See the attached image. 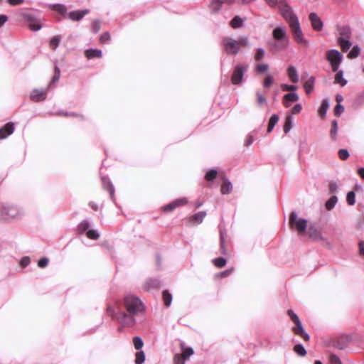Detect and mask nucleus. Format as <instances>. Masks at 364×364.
Segmentation results:
<instances>
[{"label":"nucleus","instance_id":"nucleus-46","mask_svg":"<svg viewBox=\"0 0 364 364\" xmlns=\"http://www.w3.org/2000/svg\"><path fill=\"white\" fill-rule=\"evenodd\" d=\"M90 224L87 221L84 220L81 222L78 226L79 231L83 232L89 228Z\"/></svg>","mask_w":364,"mask_h":364},{"label":"nucleus","instance_id":"nucleus-42","mask_svg":"<svg viewBox=\"0 0 364 364\" xmlns=\"http://www.w3.org/2000/svg\"><path fill=\"white\" fill-rule=\"evenodd\" d=\"M265 55V51L263 48H258L256 51L255 58L256 60H261Z\"/></svg>","mask_w":364,"mask_h":364},{"label":"nucleus","instance_id":"nucleus-31","mask_svg":"<svg viewBox=\"0 0 364 364\" xmlns=\"http://www.w3.org/2000/svg\"><path fill=\"white\" fill-rule=\"evenodd\" d=\"M292 127V117L291 116H287L285 119V123L284 125V131L285 133H287L290 131Z\"/></svg>","mask_w":364,"mask_h":364},{"label":"nucleus","instance_id":"nucleus-18","mask_svg":"<svg viewBox=\"0 0 364 364\" xmlns=\"http://www.w3.org/2000/svg\"><path fill=\"white\" fill-rule=\"evenodd\" d=\"M329 107V102L328 100H323L321 102V105L318 110V112L319 115L321 117H324L326 116V114L327 112V110Z\"/></svg>","mask_w":364,"mask_h":364},{"label":"nucleus","instance_id":"nucleus-33","mask_svg":"<svg viewBox=\"0 0 364 364\" xmlns=\"http://www.w3.org/2000/svg\"><path fill=\"white\" fill-rule=\"evenodd\" d=\"M133 344L136 350H139L143 347L144 342L140 337L135 336L133 338Z\"/></svg>","mask_w":364,"mask_h":364},{"label":"nucleus","instance_id":"nucleus-22","mask_svg":"<svg viewBox=\"0 0 364 364\" xmlns=\"http://www.w3.org/2000/svg\"><path fill=\"white\" fill-rule=\"evenodd\" d=\"M243 19H242L240 16H235L230 21V26L233 28H240L243 24Z\"/></svg>","mask_w":364,"mask_h":364},{"label":"nucleus","instance_id":"nucleus-6","mask_svg":"<svg viewBox=\"0 0 364 364\" xmlns=\"http://www.w3.org/2000/svg\"><path fill=\"white\" fill-rule=\"evenodd\" d=\"M289 225L292 228H295L299 234H301L306 229L307 220L299 218L295 213H291L289 216Z\"/></svg>","mask_w":364,"mask_h":364},{"label":"nucleus","instance_id":"nucleus-14","mask_svg":"<svg viewBox=\"0 0 364 364\" xmlns=\"http://www.w3.org/2000/svg\"><path fill=\"white\" fill-rule=\"evenodd\" d=\"M88 13L89 10L87 9L71 11L68 14V18L72 21H79Z\"/></svg>","mask_w":364,"mask_h":364},{"label":"nucleus","instance_id":"nucleus-41","mask_svg":"<svg viewBox=\"0 0 364 364\" xmlns=\"http://www.w3.org/2000/svg\"><path fill=\"white\" fill-rule=\"evenodd\" d=\"M338 154L341 160H346L349 157V153L347 149H340L338 152Z\"/></svg>","mask_w":364,"mask_h":364},{"label":"nucleus","instance_id":"nucleus-49","mask_svg":"<svg viewBox=\"0 0 364 364\" xmlns=\"http://www.w3.org/2000/svg\"><path fill=\"white\" fill-rule=\"evenodd\" d=\"M282 90L283 91H295L297 90V87L295 85H290L287 84H282L281 85Z\"/></svg>","mask_w":364,"mask_h":364},{"label":"nucleus","instance_id":"nucleus-23","mask_svg":"<svg viewBox=\"0 0 364 364\" xmlns=\"http://www.w3.org/2000/svg\"><path fill=\"white\" fill-rule=\"evenodd\" d=\"M336 74L335 75V83L340 84L341 86H344L346 85L347 81L343 77V71H336Z\"/></svg>","mask_w":364,"mask_h":364},{"label":"nucleus","instance_id":"nucleus-55","mask_svg":"<svg viewBox=\"0 0 364 364\" xmlns=\"http://www.w3.org/2000/svg\"><path fill=\"white\" fill-rule=\"evenodd\" d=\"M254 141V137L251 134H248L244 141V145L245 146H249L250 145H251L252 144Z\"/></svg>","mask_w":364,"mask_h":364},{"label":"nucleus","instance_id":"nucleus-21","mask_svg":"<svg viewBox=\"0 0 364 364\" xmlns=\"http://www.w3.org/2000/svg\"><path fill=\"white\" fill-rule=\"evenodd\" d=\"M338 43L343 52L347 51L351 46L349 39L338 38Z\"/></svg>","mask_w":364,"mask_h":364},{"label":"nucleus","instance_id":"nucleus-34","mask_svg":"<svg viewBox=\"0 0 364 364\" xmlns=\"http://www.w3.org/2000/svg\"><path fill=\"white\" fill-rule=\"evenodd\" d=\"M163 299L164 301V304L166 306H170L171 301H172V296L168 293V291H163Z\"/></svg>","mask_w":364,"mask_h":364},{"label":"nucleus","instance_id":"nucleus-57","mask_svg":"<svg viewBox=\"0 0 364 364\" xmlns=\"http://www.w3.org/2000/svg\"><path fill=\"white\" fill-rule=\"evenodd\" d=\"M301 109H302L301 105L300 104H296L291 109V114H298L301 111Z\"/></svg>","mask_w":364,"mask_h":364},{"label":"nucleus","instance_id":"nucleus-56","mask_svg":"<svg viewBox=\"0 0 364 364\" xmlns=\"http://www.w3.org/2000/svg\"><path fill=\"white\" fill-rule=\"evenodd\" d=\"M344 110V107L341 104H338L335 107V114L339 116Z\"/></svg>","mask_w":364,"mask_h":364},{"label":"nucleus","instance_id":"nucleus-44","mask_svg":"<svg viewBox=\"0 0 364 364\" xmlns=\"http://www.w3.org/2000/svg\"><path fill=\"white\" fill-rule=\"evenodd\" d=\"M53 9L59 12L60 14H64L66 12V7L62 4L53 5Z\"/></svg>","mask_w":364,"mask_h":364},{"label":"nucleus","instance_id":"nucleus-24","mask_svg":"<svg viewBox=\"0 0 364 364\" xmlns=\"http://www.w3.org/2000/svg\"><path fill=\"white\" fill-rule=\"evenodd\" d=\"M308 233L309 236L314 240L321 239V232L315 228L311 227L309 229Z\"/></svg>","mask_w":364,"mask_h":364},{"label":"nucleus","instance_id":"nucleus-2","mask_svg":"<svg viewBox=\"0 0 364 364\" xmlns=\"http://www.w3.org/2000/svg\"><path fill=\"white\" fill-rule=\"evenodd\" d=\"M222 44L227 53L235 55L239 53L240 47L247 46L250 43L247 36H240L238 40L225 37L222 40Z\"/></svg>","mask_w":364,"mask_h":364},{"label":"nucleus","instance_id":"nucleus-32","mask_svg":"<svg viewBox=\"0 0 364 364\" xmlns=\"http://www.w3.org/2000/svg\"><path fill=\"white\" fill-rule=\"evenodd\" d=\"M294 350L295 353L300 356H304L306 354V350L301 344H296Z\"/></svg>","mask_w":364,"mask_h":364},{"label":"nucleus","instance_id":"nucleus-54","mask_svg":"<svg viewBox=\"0 0 364 364\" xmlns=\"http://www.w3.org/2000/svg\"><path fill=\"white\" fill-rule=\"evenodd\" d=\"M186 360H183V358L181 354H176L174 357L175 364H184Z\"/></svg>","mask_w":364,"mask_h":364},{"label":"nucleus","instance_id":"nucleus-5","mask_svg":"<svg viewBox=\"0 0 364 364\" xmlns=\"http://www.w3.org/2000/svg\"><path fill=\"white\" fill-rule=\"evenodd\" d=\"M326 58L330 63L333 71H338L339 65L343 60V55L341 53L335 49L329 50L326 53Z\"/></svg>","mask_w":364,"mask_h":364},{"label":"nucleus","instance_id":"nucleus-3","mask_svg":"<svg viewBox=\"0 0 364 364\" xmlns=\"http://www.w3.org/2000/svg\"><path fill=\"white\" fill-rule=\"evenodd\" d=\"M124 306L132 315H139L143 314L145 311V307L141 301L133 295H127L124 298Z\"/></svg>","mask_w":364,"mask_h":364},{"label":"nucleus","instance_id":"nucleus-58","mask_svg":"<svg viewBox=\"0 0 364 364\" xmlns=\"http://www.w3.org/2000/svg\"><path fill=\"white\" fill-rule=\"evenodd\" d=\"M257 102L259 105H262L266 102L265 97L259 92H257Z\"/></svg>","mask_w":364,"mask_h":364},{"label":"nucleus","instance_id":"nucleus-36","mask_svg":"<svg viewBox=\"0 0 364 364\" xmlns=\"http://www.w3.org/2000/svg\"><path fill=\"white\" fill-rule=\"evenodd\" d=\"M193 354V350L191 348H186L183 350L182 353L181 355L183 358V360H186Z\"/></svg>","mask_w":364,"mask_h":364},{"label":"nucleus","instance_id":"nucleus-15","mask_svg":"<svg viewBox=\"0 0 364 364\" xmlns=\"http://www.w3.org/2000/svg\"><path fill=\"white\" fill-rule=\"evenodd\" d=\"M299 100V96L296 92H291L284 95V104L285 107H289V102H296Z\"/></svg>","mask_w":364,"mask_h":364},{"label":"nucleus","instance_id":"nucleus-26","mask_svg":"<svg viewBox=\"0 0 364 364\" xmlns=\"http://www.w3.org/2000/svg\"><path fill=\"white\" fill-rule=\"evenodd\" d=\"M338 123L337 121L333 120L331 123V129L330 130V136L332 139L335 140L338 134Z\"/></svg>","mask_w":364,"mask_h":364},{"label":"nucleus","instance_id":"nucleus-53","mask_svg":"<svg viewBox=\"0 0 364 364\" xmlns=\"http://www.w3.org/2000/svg\"><path fill=\"white\" fill-rule=\"evenodd\" d=\"M92 29L95 33H97L100 29V21L98 20L94 21L92 22Z\"/></svg>","mask_w":364,"mask_h":364},{"label":"nucleus","instance_id":"nucleus-47","mask_svg":"<svg viewBox=\"0 0 364 364\" xmlns=\"http://www.w3.org/2000/svg\"><path fill=\"white\" fill-rule=\"evenodd\" d=\"M217 171L214 169L209 171L205 175V179L207 181H212L216 177Z\"/></svg>","mask_w":364,"mask_h":364},{"label":"nucleus","instance_id":"nucleus-29","mask_svg":"<svg viewBox=\"0 0 364 364\" xmlns=\"http://www.w3.org/2000/svg\"><path fill=\"white\" fill-rule=\"evenodd\" d=\"M337 200L338 199L336 196H333L331 197L326 203V208L329 210H331L336 204Z\"/></svg>","mask_w":364,"mask_h":364},{"label":"nucleus","instance_id":"nucleus-25","mask_svg":"<svg viewBox=\"0 0 364 364\" xmlns=\"http://www.w3.org/2000/svg\"><path fill=\"white\" fill-rule=\"evenodd\" d=\"M279 121V117L277 114H273L269 121V124L267 127V132H271L274 129V127Z\"/></svg>","mask_w":364,"mask_h":364},{"label":"nucleus","instance_id":"nucleus-17","mask_svg":"<svg viewBox=\"0 0 364 364\" xmlns=\"http://www.w3.org/2000/svg\"><path fill=\"white\" fill-rule=\"evenodd\" d=\"M85 55L87 58H100L102 50L99 49H88L85 51Z\"/></svg>","mask_w":364,"mask_h":364},{"label":"nucleus","instance_id":"nucleus-48","mask_svg":"<svg viewBox=\"0 0 364 364\" xmlns=\"http://www.w3.org/2000/svg\"><path fill=\"white\" fill-rule=\"evenodd\" d=\"M269 68V65L266 63L258 64L256 66V70L259 73H264Z\"/></svg>","mask_w":364,"mask_h":364},{"label":"nucleus","instance_id":"nucleus-4","mask_svg":"<svg viewBox=\"0 0 364 364\" xmlns=\"http://www.w3.org/2000/svg\"><path fill=\"white\" fill-rule=\"evenodd\" d=\"M273 38L278 41L275 44L277 49H284L289 44V39L287 36L286 30L284 27L278 26L273 30Z\"/></svg>","mask_w":364,"mask_h":364},{"label":"nucleus","instance_id":"nucleus-16","mask_svg":"<svg viewBox=\"0 0 364 364\" xmlns=\"http://www.w3.org/2000/svg\"><path fill=\"white\" fill-rule=\"evenodd\" d=\"M287 74L292 82H297L299 81V75L295 67L290 66L287 69Z\"/></svg>","mask_w":364,"mask_h":364},{"label":"nucleus","instance_id":"nucleus-12","mask_svg":"<svg viewBox=\"0 0 364 364\" xmlns=\"http://www.w3.org/2000/svg\"><path fill=\"white\" fill-rule=\"evenodd\" d=\"M134 315H127L125 313H122L117 317L118 321L124 326H131L134 324L135 319Z\"/></svg>","mask_w":364,"mask_h":364},{"label":"nucleus","instance_id":"nucleus-59","mask_svg":"<svg viewBox=\"0 0 364 364\" xmlns=\"http://www.w3.org/2000/svg\"><path fill=\"white\" fill-rule=\"evenodd\" d=\"M288 315L291 318V319L294 321V323H296L297 321H299V318L297 316L296 314L294 313L292 310L288 311Z\"/></svg>","mask_w":364,"mask_h":364},{"label":"nucleus","instance_id":"nucleus-8","mask_svg":"<svg viewBox=\"0 0 364 364\" xmlns=\"http://www.w3.org/2000/svg\"><path fill=\"white\" fill-rule=\"evenodd\" d=\"M309 20L314 30L319 31L323 28V22L320 17L316 13H311L309 14Z\"/></svg>","mask_w":364,"mask_h":364},{"label":"nucleus","instance_id":"nucleus-20","mask_svg":"<svg viewBox=\"0 0 364 364\" xmlns=\"http://www.w3.org/2000/svg\"><path fill=\"white\" fill-rule=\"evenodd\" d=\"M315 79L313 77H311L308 80L304 83V89L307 94L311 93L314 90Z\"/></svg>","mask_w":364,"mask_h":364},{"label":"nucleus","instance_id":"nucleus-63","mask_svg":"<svg viewBox=\"0 0 364 364\" xmlns=\"http://www.w3.org/2000/svg\"><path fill=\"white\" fill-rule=\"evenodd\" d=\"M329 189L331 192L335 193L338 189V184L336 182H331L329 184Z\"/></svg>","mask_w":364,"mask_h":364},{"label":"nucleus","instance_id":"nucleus-7","mask_svg":"<svg viewBox=\"0 0 364 364\" xmlns=\"http://www.w3.org/2000/svg\"><path fill=\"white\" fill-rule=\"evenodd\" d=\"M247 65H237L231 77L232 83L234 85L240 84L242 82L244 73L247 70Z\"/></svg>","mask_w":364,"mask_h":364},{"label":"nucleus","instance_id":"nucleus-19","mask_svg":"<svg viewBox=\"0 0 364 364\" xmlns=\"http://www.w3.org/2000/svg\"><path fill=\"white\" fill-rule=\"evenodd\" d=\"M350 29L347 26L341 27L339 29L340 37L338 38L350 39Z\"/></svg>","mask_w":364,"mask_h":364},{"label":"nucleus","instance_id":"nucleus-40","mask_svg":"<svg viewBox=\"0 0 364 364\" xmlns=\"http://www.w3.org/2000/svg\"><path fill=\"white\" fill-rule=\"evenodd\" d=\"M355 196L354 192L350 191L348 193L347 196H346V201L348 205H353L355 204Z\"/></svg>","mask_w":364,"mask_h":364},{"label":"nucleus","instance_id":"nucleus-51","mask_svg":"<svg viewBox=\"0 0 364 364\" xmlns=\"http://www.w3.org/2000/svg\"><path fill=\"white\" fill-rule=\"evenodd\" d=\"M110 40V35L109 33H103L100 38V41L102 43H106L107 42H109Z\"/></svg>","mask_w":364,"mask_h":364},{"label":"nucleus","instance_id":"nucleus-37","mask_svg":"<svg viewBox=\"0 0 364 364\" xmlns=\"http://www.w3.org/2000/svg\"><path fill=\"white\" fill-rule=\"evenodd\" d=\"M224 0H214L210 4V8L213 11H217L220 9Z\"/></svg>","mask_w":364,"mask_h":364},{"label":"nucleus","instance_id":"nucleus-13","mask_svg":"<svg viewBox=\"0 0 364 364\" xmlns=\"http://www.w3.org/2000/svg\"><path fill=\"white\" fill-rule=\"evenodd\" d=\"M14 131V125L13 123L9 122L5 124L0 129V139L6 138L11 134Z\"/></svg>","mask_w":364,"mask_h":364},{"label":"nucleus","instance_id":"nucleus-11","mask_svg":"<svg viewBox=\"0 0 364 364\" xmlns=\"http://www.w3.org/2000/svg\"><path fill=\"white\" fill-rule=\"evenodd\" d=\"M296 326L293 328V331L295 334L301 336L304 341H308L310 338L309 334L305 332L301 321H297L296 323Z\"/></svg>","mask_w":364,"mask_h":364},{"label":"nucleus","instance_id":"nucleus-45","mask_svg":"<svg viewBox=\"0 0 364 364\" xmlns=\"http://www.w3.org/2000/svg\"><path fill=\"white\" fill-rule=\"evenodd\" d=\"M329 364H341V360L335 354H331L329 357Z\"/></svg>","mask_w":364,"mask_h":364},{"label":"nucleus","instance_id":"nucleus-60","mask_svg":"<svg viewBox=\"0 0 364 364\" xmlns=\"http://www.w3.org/2000/svg\"><path fill=\"white\" fill-rule=\"evenodd\" d=\"M288 315L291 318V319L294 321V323H296L297 321H299V318L297 316L296 314L294 313L292 310L288 311Z\"/></svg>","mask_w":364,"mask_h":364},{"label":"nucleus","instance_id":"nucleus-1","mask_svg":"<svg viewBox=\"0 0 364 364\" xmlns=\"http://www.w3.org/2000/svg\"><path fill=\"white\" fill-rule=\"evenodd\" d=\"M278 7L281 15L289 23L294 40L299 44L307 46L309 45V41L304 38V33L300 27L299 19L294 14L292 8L284 0L279 1Z\"/></svg>","mask_w":364,"mask_h":364},{"label":"nucleus","instance_id":"nucleus-28","mask_svg":"<svg viewBox=\"0 0 364 364\" xmlns=\"http://www.w3.org/2000/svg\"><path fill=\"white\" fill-rule=\"evenodd\" d=\"M360 52V49L358 46H355L353 47L350 53L348 54V58H357Z\"/></svg>","mask_w":364,"mask_h":364},{"label":"nucleus","instance_id":"nucleus-27","mask_svg":"<svg viewBox=\"0 0 364 364\" xmlns=\"http://www.w3.org/2000/svg\"><path fill=\"white\" fill-rule=\"evenodd\" d=\"M232 190V184L230 181L225 180L221 186V193L223 194H228Z\"/></svg>","mask_w":364,"mask_h":364},{"label":"nucleus","instance_id":"nucleus-10","mask_svg":"<svg viewBox=\"0 0 364 364\" xmlns=\"http://www.w3.org/2000/svg\"><path fill=\"white\" fill-rule=\"evenodd\" d=\"M188 202L187 199L185 198L176 199V200L173 201L172 203L164 206L163 210L164 211L170 212L173 210L175 208L183 205L186 204Z\"/></svg>","mask_w":364,"mask_h":364},{"label":"nucleus","instance_id":"nucleus-30","mask_svg":"<svg viewBox=\"0 0 364 364\" xmlns=\"http://www.w3.org/2000/svg\"><path fill=\"white\" fill-rule=\"evenodd\" d=\"M145 360V354L144 351H139L135 355V363L142 364Z\"/></svg>","mask_w":364,"mask_h":364},{"label":"nucleus","instance_id":"nucleus-43","mask_svg":"<svg viewBox=\"0 0 364 364\" xmlns=\"http://www.w3.org/2000/svg\"><path fill=\"white\" fill-rule=\"evenodd\" d=\"M214 264L218 267H223L226 264V260L223 257H218L214 259Z\"/></svg>","mask_w":364,"mask_h":364},{"label":"nucleus","instance_id":"nucleus-9","mask_svg":"<svg viewBox=\"0 0 364 364\" xmlns=\"http://www.w3.org/2000/svg\"><path fill=\"white\" fill-rule=\"evenodd\" d=\"M47 96L46 90L43 89H35L30 95V97L33 101L40 102L46 100Z\"/></svg>","mask_w":364,"mask_h":364},{"label":"nucleus","instance_id":"nucleus-61","mask_svg":"<svg viewBox=\"0 0 364 364\" xmlns=\"http://www.w3.org/2000/svg\"><path fill=\"white\" fill-rule=\"evenodd\" d=\"M41 27V25L37 23H32L29 25L30 29L34 31L40 30Z\"/></svg>","mask_w":364,"mask_h":364},{"label":"nucleus","instance_id":"nucleus-50","mask_svg":"<svg viewBox=\"0 0 364 364\" xmlns=\"http://www.w3.org/2000/svg\"><path fill=\"white\" fill-rule=\"evenodd\" d=\"M87 236L92 240H96L99 237V234L93 230H88L86 233Z\"/></svg>","mask_w":364,"mask_h":364},{"label":"nucleus","instance_id":"nucleus-62","mask_svg":"<svg viewBox=\"0 0 364 364\" xmlns=\"http://www.w3.org/2000/svg\"><path fill=\"white\" fill-rule=\"evenodd\" d=\"M59 78H60V70L56 68L55 75L52 79V82H58Z\"/></svg>","mask_w":364,"mask_h":364},{"label":"nucleus","instance_id":"nucleus-39","mask_svg":"<svg viewBox=\"0 0 364 364\" xmlns=\"http://www.w3.org/2000/svg\"><path fill=\"white\" fill-rule=\"evenodd\" d=\"M274 82V77L268 74L267 75V76L265 77L264 80V82H263V87L267 88V87H269V86H271Z\"/></svg>","mask_w":364,"mask_h":364},{"label":"nucleus","instance_id":"nucleus-64","mask_svg":"<svg viewBox=\"0 0 364 364\" xmlns=\"http://www.w3.org/2000/svg\"><path fill=\"white\" fill-rule=\"evenodd\" d=\"M265 1L271 7H274L277 5L279 6V1H278V0H265Z\"/></svg>","mask_w":364,"mask_h":364},{"label":"nucleus","instance_id":"nucleus-52","mask_svg":"<svg viewBox=\"0 0 364 364\" xmlns=\"http://www.w3.org/2000/svg\"><path fill=\"white\" fill-rule=\"evenodd\" d=\"M48 264V259L46 257L41 258L38 262V265L41 268L46 267Z\"/></svg>","mask_w":364,"mask_h":364},{"label":"nucleus","instance_id":"nucleus-35","mask_svg":"<svg viewBox=\"0 0 364 364\" xmlns=\"http://www.w3.org/2000/svg\"><path fill=\"white\" fill-rule=\"evenodd\" d=\"M205 215H206L205 212H204V211L199 212L193 216V220H195L198 223H200L203 220Z\"/></svg>","mask_w":364,"mask_h":364},{"label":"nucleus","instance_id":"nucleus-38","mask_svg":"<svg viewBox=\"0 0 364 364\" xmlns=\"http://www.w3.org/2000/svg\"><path fill=\"white\" fill-rule=\"evenodd\" d=\"M60 41V36H56L53 37L50 41V47L52 49H55L58 46Z\"/></svg>","mask_w":364,"mask_h":364}]
</instances>
